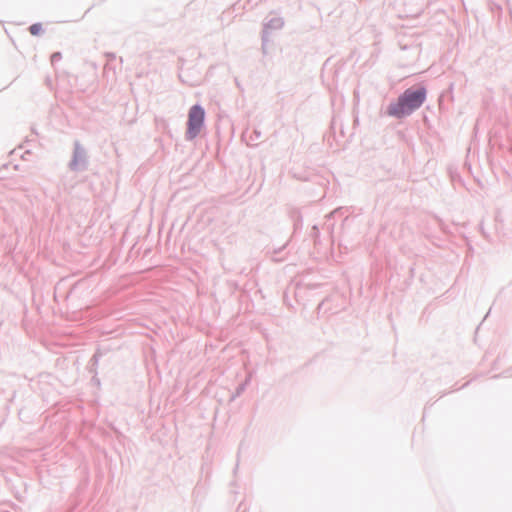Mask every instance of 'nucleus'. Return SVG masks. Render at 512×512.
I'll use <instances>...</instances> for the list:
<instances>
[{"label":"nucleus","mask_w":512,"mask_h":512,"mask_svg":"<svg viewBox=\"0 0 512 512\" xmlns=\"http://www.w3.org/2000/svg\"><path fill=\"white\" fill-rule=\"evenodd\" d=\"M426 98L424 88L407 89L397 100L390 104L388 114L394 117H403L419 108Z\"/></svg>","instance_id":"1"},{"label":"nucleus","mask_w":512,"mask_h":512,"mask_svg":"<svg viewBox=\"0 0 512 512\" xmlns=\"http://www.w3.org/2000/svg\"><path fill=\"white\" fill-rule=\"evenodd\" d=\"M205 119V111L199 105H194L188 113L186 136L188 139H194L201 131Z\"/></svg>","instance_id":"2"},{"label":"nucleus","mask_w":512,"mask_h":512,"mask_svg":"<svg viewBox=\"0 0 512 512\" xmlns=\"http://www.w3.org/2000/svg\"><path fill=\"white\" fill-rule=\"evenodd\" d=\"M32 35H39L42 32V25L40 23L33 24L29 27Z\"/></svg>","instance_id":"3"}]
</instances>
